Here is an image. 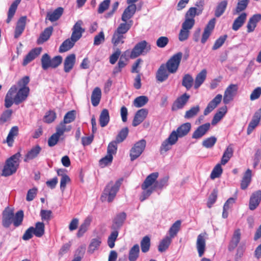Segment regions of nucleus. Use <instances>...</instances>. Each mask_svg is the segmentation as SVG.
I'll list each match as a JSON object with an SVG mask.
<instances>
[{"mask_svg":"<svg viewBox=\"0 0 261 261\" xmlns=\"http://www.w3.org/2000/svg\"><path fill=\"white\" fill-rule=\"evenodd\" d=\"M26 19L27 17L23 16L20 17L18 20L15 30L14 37L15 38H18L23 32L25 28Z\"/></svg>","mask_w":261,"mask_h":261,"instance_id":"31","label":"nucleus"},{"mask_svg":"<svg viewBox=\"0 0 261 261\" xmlns=\"http://www.w3.org/2000/svg\"><path fill=\"white\" fill-rule=\"evenodd\" d=\"M216 24V19H211L205 26L202 33L201 42L204 44L212 34Z\"/></svg>","mask_w":261,"mask_h":261,"instance_id":"13","label":"nucleus"},{"mask_svg":"<svg viewBox=\"0 0 261 261\" xmlns=\"http://www.w3.org/2000/svg\"><path fill=\"white\" fill-rule=\"evenodd\" d=\"M132 21H130L128 23H127V22H124L123 23H120L116 30V32H117V33L121 34L124 35L131 28L132 24Z\"/></svg>","mask_w":261,"mask_h":261,"instance_id":"54","label":"nucleus"},{"mask_svg":"<svg viewBox=\"0 0 261 261\" xmlns=\"http://www.w3.org/2000/svg\"><path fill=\"white\" fill-rule=\"evenodd\" d=\"M2 225L5 228H8L12 223L14 218L13 211L9 207H6L2 214Z\"/></svg>","mask_w":261,"mask_h":261,"instance_id":"11","label":"nucleus"},{"mask_svg":"<svg viewBox=\"0 0 261 261\" xmlns=\"http://www.w3.org/2000/svg\"><path fill=\"white\" fill-rule=\"evenodd\" d=\"M200 111V107L199 106H196L192 107L189 110L186 111L184 116L186 119H190L196 116Z\"/></svg>","mask_w":261,"mask_h":261,"instance_id":"57","label":"nucleus"},{"mask_svg":"<svg viewBox=\"0 0 261 261\" xmlns=\"http://www.w3.org/2000/svg\"><path fill=\"white\" fill-rule=\"evenodd\" d=\"M181 222L180 220H177L171 226L169 230V236L172 239L175 237L179 231Z\"/></svg>","mask_w":261,"mask_h":261,"instance_id":"45","label":"nucleus"},{"mask_svg":"<svg viewBox=\"0 0 261 261\" xmlns=\"http://www.w3.org/2000/svg\"><path fill=\"white\" fill-rule=\"evenodd\" d=\"M83 21L78 20L73 25L72 29V34L71 39L77 41L82 36V34L85 32V30L82 27Z\"/></svg>","mask_w":261,"mask_h":261,"instance_id":"10","label":"nucleus"},{"mask_svg":"<svg viewBox=\"0 0 261 261\" xmlns=\"http://www.w3.org/2000/svg\"><path fill=\"white\" fill-rule=\"evenodd\" d=\"M252 171L250 169H248L244 173L243 178L241 182V188L242 190L246 189L251 181Z\"/></svg>","mask_w":261,"mask_h":261,"instance_id":"32","label":"nucleus"},{"mask_svg":"<svg viewBox=\"0 0 261 261\" xmlns=\"http://www.w3.org/2000/svg\"><path fill=\"white\" fill-rule=\"evenodd\" d=\"M42 150L41 147L39 145L33 146L25 155L24 161L28 162L30 160L37 158Z\"/></svg>","mask_w":261,"mask_h":261,"instance_id":"27","label":"nucleus"},{"mask_svg":"<svg viewBox=\"0 0 261 261\" xmlns=\"http://www.w3.org/2000/svg\"><path fill=\"white\" fill-rule=\"evenodd\" d=\"M122 179H120L114 182L110 181L108 183L103 191L101 195L102 200L107 199L109 202H112L115 197L121 185Z\"/></svg>","mask_w":261,"mask_h":261,"instance_id":"4","label":"nucleus"},{"mask_svg":"<svg viewBox=\"0 0 261 261\" xmlns=\"http://www.w3.org/2000/svg\"><path fill=\"white\" fill-rule=\"evenodd\" d=\"M101 243L100 238L97 237L92 239L89 246L88 251L90 253H93L95 250H97Z\"/></svg>","mask_w":261,"mask_h":261,"instance_id":"47","label":"nucleus"},{"mask_svg":"<svg viewBox=\"0 0 261 261\" xmlns=\"http://www.w3.org/2000/svg\"><path fill=\"white\" fill-rule=\"evenodd\" d=\"M128 129L127 127L122 128L116 137L115 141L117 143H121L123 141L128 135Z\"/></svg>","mask_w":261,"mask_h":261,"instance_id":"61","label":"nucleus"},{"mask_svg":"<svg viewBox=\"0 0 261 261\" xmlns=\"http://www.w3.org/2000/svg\"><path fill=\"white\" fill-rule=\"evenodd\" d=\"M227 38V35H224L220 36L218 39H217L216 40V41L215 42L214 45L213 46V47H212L213 50H216V49L219 48L220 47H221L223 45V44L224 43Z\"/></svg>","mask_w":261,"mask_h":261,"instance_id":"64","label":"nucleus"},{"mask_svg":"<svg viewBox=\"0 0 261 261\" xmlns=\"http://www.w3.org/2000/svg\"><path fill=\"white\" fill-rule=\"evenodd\" d=\"M21 0H15L14 2H13V3L11 4V6L10 7L8 11V18L6 20V22L9 23L12 18H13V16L14 15L16 10L17 9L18 5L20 3Z\"/></svg>","mask_w":261,"mask_h":261,"instance_id":"40","label":"nucleus"},{"mask_svg":"<svg viewBox=\"0 0 261 261\" xmlns=\"http://www.w3.org/2000/svg\"><path fill=\"white\" fill-rule=\"evenodd\" d=\"M128 6L123 11L122 16L121 20L123 22H127V21L131 18L137 10V7L135 4H127Z\"/></svg>","mask_w":261,"mask_h":261,"instance_id":"18","label":"nucleus"},{"mask_svg":"<svg viewBox=\"0 0 261 261\" xmlns=\"http://www.w3.org/2000/svg\"><path fill=\"white\" fill-rule=\"evenodd\" d=\"M206 69L202 70L196 76L194 82V88L198 89L204 82L206 77Z\"/></svg>","mask_w":261,"mask_h":261,"instance_id":"37","label":"nucleus"},{"mask_svg":"<svg viewBox=\"0 0 261 261\" xmlns=\"http://www.w3.org/2000/svg\"><path fill=\"white\" fill-rule=\"evenodd\" d=\"M217 142V138L212 136L204 140L202 142V145L206 148H210L214 146Z\"/></svg>","mask_w":261,"mask_h":261,"instance_id":"63","label":"nucleus"},{"mask_svg":"<svg viewBox=\"0 0 261 261\" xmlns=\"http://www.w3.org/2000/svg\"><path fill=\"white\" fill-rule=\"evenodd\" d=\"M148 111L146 109H141L138 110L134 116L132 125L137 126L141 123L146 118Z\"/></svg>","mask_w":261,"mask_h":261,"instance_id":"20","label":"nucleus"},{"mask_svg":"<svg viewBox=\"0 0 261 261\" xmlns=\"http://www.w3.org/2000/svg\"><path fill=\"white\" fill-rule=\"evenodd\" d=\"M148 100V98L146 96H140L134 99L133 105L136 108H141L144 106Z\"/></svg>","mask_w":261,"mask_h":261,"instance_id":"51","label":"nucleus"},{"mask_svg":"<svg viewBox=\"0 0 261 261\" xmlns=\"http://www.w3.org/2000/svg\"><path fill=\"white\" fill-rule=\"evenodd\" d=\"M141 251L143 253L148 252L150 247V239L148 236L143 238L140 242Z\"/></svg>","mask_w":261,"mask_h":261,"instance_id":"55","label":"nucleus"},{"mask_svg":"<svg viewBox=\"0 0 261 261\" xmlns=\"http://www.w3.org/2000/svg\"><path fill=\"white\" fill-rule=\"evenodd\" d=\"M126 214L124 212H121L117 214L113 219L112 229L118 231L122 226L126 220Z\"/></svg>","mask_w":261,"mask_h":261,"instance_id":"17","label":"nucleus"},{"mask_svg":"<svg viewBox=\"0 0 261 261\" xmlns=\"http://www.w3.org/2000/svg\"><path fill=\"white\" fill-rule=\"evenodd\" d=\"M101 92L98 87H96L93 90L91 95V103L94 107L97 106L101 98Z\"/></svg>","mask_w":261,"mask_h":261,"instance_id":"38","label":"nucleus"},{"mask_svg":"<svg viewBox=\"0 0 261 261\" xmlns=\"http://www.w3.org/2000/svg\"><path fill=\"white\" fill-rule=\"evenodd\" d=\"M247 17L246 13H241L234 21L232 28L236 31H238L244 23Z\"/></svg>","mask_w":261,"mask_h":261,"instance_id":"33","label":"nucleus"},{"mask_svg":"<svg viewBox=\"0 0 261 261\" xmlns=\"http://www.w3.org/2000/svg\"><path fill=\"white\" fill-rule=\"evenodd\" d=\"M238 90V86L235 84L230 85L225 90L223 96V102L228 104L233 100Z\"/></svg>","mask_w":261,"mask_h":261,"instance_id":"12","label":"nucleus"},{"mask_svg":"<svg viewBox=\"0 0 261 261\" xmlns=\"http://www.w3.org/2000/svg\"><path fill=\"white\" fill-rule=\"evenodd\" d=\"M191 128V123L187 122L181 124L179 126L176 130H173L172 132H175L177 136V141L178 138H181L186 136L190 132Z\"/></svg>","mask_w":261,"mask_h":261,"instance_id":"25","label":"nucleus"},{"mask_svg":"<svg viewBox=\"0 0 261 261\" xmlns=\"http://www.w3.org/2000/svg\"><path fill=\"white\" fill-rule=\"evenodd\" d=\"M45 226L43 222H38L35 224V227H34V234L40 238L44 234Z\"/></svg>","mask_w":261,"mask_h":261,"instance_id":"49","label":"nucleus"},{"mask_svg":"<svg viewBox=\"0 0 261 261\" xmlns=\"http://www.w3.org/2000/svg\"><path fill=\"white\" fill-rule=\"evenodd\" d=\"M63 8L59 7L55 9L52 12H48L47 14V18L51 22H54L58 20L62 16L63 13Z\"/></svg>","mask_w":261,"mask_h":261,"instance_id":"34","label":"nucleus"},{"mask_svg":"<svg viewBox=\"0 0 261 261\" xmlns=\"http://www.w3.org/2000/svg\"><path fill=\"white\" fill-rule=\"evenodd\" d=\"M182 86L186 88L187 90H190L193 85L194 79L190 74H186L184 75L182 80Z\"/></svg>","mask_w":261,"mask_h":261,"instance_id":"42","label":"nucleus"},{"mask_svg":"<svg viewBox=\"0 0 261 261\" xmlns=\"http://www.w3.org/2000/svg\"><path fill=\"white\" fill-rule=\"evenodd\" d=\"M21 154L18 152L8 159L2 171V175L9 176L15 173L19 166V159Z\"/></svg>","mask_w":261,"mask_h":261,"instance_id":"5","label":"nucleus"},{"mask_svg":"<svg viewBox=\"0 0 261 261\" xmlns=\"http://www.w3.org/2000/svg\"><path fill=\"white\" fill-rule=\"evenodd\" d=\"M150 49V46L148 45V43L145 41H142L139 43H138L132 49L130 55V58L131 59H134L138 56H139L141 54H142L143 52H148Z\"/></svg>","mask_w":261,"mask_h":261,"instance_id":"8","label":"nucleus"},{"mask_svg":"<svg viewBox=\"0 0 261 261\" xmlns=\"http://www.w3.org/2000/svg\"><path fill=\"white\" fill-rule=\"evenodd\" d=\"M41 47L35 48L32 49L25 57L23 61V65L25 66L34 60L41 52Z\"/></svg>","mask_w":261,"mask_h":261,"instance_id":"26","label":"nucleus"},{"mask_svg":"<svg viewBox=\"0 0 261 261\" xmlns=\"http://www.w3.org/2000/svg\"><path fill=\"white\" fill-rule=\"evenodd\" d=\"M227 6V1H223L219 3L217 5L215 11V15L217 17H220L225 12Z\"/></svg>","mask_w":261,"mask_h":261,"instance_id":"48","label":"nucleus"},{"mask_svg":"<svg viewBox=\"0 0 261 261\" xmlns=\"http://www.w3.org/2000/svg\"><path fill=\"white\" fill-rule=\"evenodd\" d=\"M168 180L169 177L168 176H165L159 180H157L156 179L151 186H152L155 191L157 190H161L168 186Z\"/></svg>","mask_w":261,"mask_h":261,"instance_id":"36","label":"nucleus"},{"mask_svg":"<svg viewBox=\"0 0 261 261\" xmlns=\"http://www.w3.org/2000/svg\"><path fill=\"white\" fill-rule=\"evenodd\" d=\"M182 54L181 52H178L173 56L165 64L168 72L170 73H175L179 66Z\"/></svg>","mask_w":261,"mask_h":261,"instance_id":"6","label":"nucleus"},{"mask_svg":"<svg viewBox=\"0 0 261 261\" xmlns=\"http://www.w3.org/2000/svg\"><path fill=\"white\" fill-rule=\"evenodd\" d=\"M222 168L220 164H218L213 169L210 177L212 179L219 177L222 173Z\"/></svg>","mask_w":261,"mask_h":261,"instance_id":"60","label":"nucleus"},{"mask_svg":"<svg viewBox=\"0 0 261 261\" xmlns=\"http://www.w3.org/2000/svg\"><path fill=\"white\" fill-rule=\"evenodd\" d=\"M125 38V37L123 35L121 34L117 33V32H115L112 39V42L115 46L118 45L120 43H124V39Z\"/></svg>","mask_w":261,"mask_h":261,"instance_id":"58","label":"nucleus"},{"mask_svg":"<svg viewBox=\"0 0 261 261\" xmlns=\"http://www.w3.org/2000/svg\"><path fill=\"white\" fill-rule=\"evenodd\" d=\"M16 85L12 86L8 91L5 99V106L9 108L12 106L14 102V99L12 98V95L17 91Z\"/></svg>","mask_w":261,"mask_h":261,"instance_id":"28","label":"nucleus"},{"mask_svg":"<svg viewBox=\"0 0 261 261\" xmlns=\"http://www.w3.org/2000/svg\"><path fill=\"white\" fill-rule=\"evenodd\" d=\"M261 119V109H258L254 114L247 130L248 135H250L253 129L258 125Z\"/></svg>","mask_w":261,"mask_h":261,"instance_id":"16","label":"nucleus"},{"mask_svg":"<svg viewBox=\"0 0 261 261\" xmlns=\"http://www.w3.org/2000/svg\"><path fill=\"white\" fill-rule=\"evenodd\" d=\"M110 121V115L109 111L106 109H103L99 116V123L102 127H105L108 125Z\"/></svg>","mask_w":261,"mask_h":261,"instance_id":"39","label":"nucleus"},{"mask_svg":"<svg viewBox=\"0 0 261 261\" xmlns=\"http://www.w3.org/2000/svg\"><path fill=\"white\" fill-rule=\"evenodd\" d=\"M261 201V191L257 190L253 193L249 201V208L253 211L258 206Z\"/></svg>","mask_w":261,"mask_h":261,"instance_id":"21","label":"nucleus"},{"mask_svg":"<svg viewBox=\"0 0 261 261\" xmlns=\"http://www.w3.org/2000/svg\"><path fill=\"white\" fill-rule=\"evenodd\" d=\"M190 97V96L187 93H184L178 97L173 102L172 110L175 111L182 109L188 101Z\"/></svg>","mask_w":261,"mask_h":261,"instance_id":"14","label":"nucleus"},{"mask_svg":"<svg viewBox=\"0 0 261 261\" xmlns=\"http://www.w3.org/2000/svg\"><path fill=\"white\" fill-rule=\"evenodd\" d=\"M172 241V238L169 236L165 237L160 242L158 246V250L161 252L166 251Z\"/></svg>","mask_w":261,"mask_h":261,"instance_id":"46","label":"nucleus"},{"mask_svg":"<svg viewBox=\"0 0 261 261\" xmlns=\"http://www.w3.org/2000/svg\"><path fill=\"white\" fill-rule=\"evenodd\" d=\"M222 98L221 94H218L207 105L204 111V115H207L211 113L221 102Z\"/></svg>","mask_w":261,"mask_h":261,"instance_id":"23","label":"nucleus"},{"mask_svg":"<svg viewBox=\"0 0 261 261\" xmlns=\"http://www.w3.org/2000/svg\"><path fill=\"white\" fill-rule=\"evenodd\" d=\"M23 216V212L22 210L18 211L15 215H14L12 223L15 227H18L22 224Z\"/></svg>","mask_w":261,"mask_h":261,"instance_id":"56","label":"nucleus"},{"mask_svg":"<svg viewBox=\"0 0 261 261\" xmlns=\"http://www.w3.org/2000/svg\"><path fill=\"white\" fill-rule=\"evenodd\" d=\"M18 133V127L17 126H13L10 129L7 137V142L9 146H11L14 141L13 138Z\"/></svg>","mask_w":261,"mask_h":261,"instance_id":"52","label":"nucleus"},{"mask_svg":"<svg viewBox=\"0 0 261 261\" xmlns=\"http://www.w3.org/2000/svg\"><path fill=\"white\" fill-rule=\"evenodd\" d=\"M75 62V55L73 54L67 56L64 62V70L69 72L73 67Z\"/></svg>","mask_w":261,"mask_h":261,"instance_id":"30","label":"nucleus"},{"mask_svg":"<svg viewBox=\"0 0 261 261\" xmlns=\"http://www.w3.org/2000/svg\"><path fill=\"white\" fill-rule=\"evenodd\" d=\"M53 31V27H49L46 28L40 34L39 38L37 40V43L38 44H42L48 40L52 34Z\"/></svg>","mask_w":261,"mask_h":261,"instance_id":"35","label":"nucleus"},{"mask_svg":"<svg viewBox=\"0 0 261 261\" xmlns=\"http://www.w3.org/2000/svg\"><path fill=\"white\" fill-rule=\"evenodd\" d=\"M261 20V14H256L253 15L249 19L247 24V32H252L256 27L257 23Z\"/></svg>","mask_w":261,"mask_h":261,"instance_id":"29","label":"nucleus"},{"mask_svg":"<svg viewBox=\"0 0 261 261\" xmlns=\"http://www.w3.org/2000/svg\"><path fill=\"white\" fill-rule=\"evenodd\" d=\"M241 237L240 229H237L235 230L228 246V251L231 252L234 250L240 242Z\"/></svg>","mask_w":261,"mask_h":261,"instance_id":"19","label":"nucleus"},{"mask_svg":"<svg viewBox=\"0 0 261 261\" xmlns=\"http://www.w3.org/2000/svg\"><path fill=\"white\" fill-rule=\"evenodd\" d=\"M30 82L28 76H25L17 82V85L19 87L16 95L14 97V102L15 105H19L25 101L30 92V88L27 86Z\"/></svg>","mask_w":261,"mask_h":261,"instance_id":"2","label":"nucleus"},{"mask_svg":"<svg viewBox=\"0 0 261 261\" xmlns=\"http://www.w3.org/2000/svg\"><path fill=\"white\" fill-rule=\"evenodd\" d=\"M159 175V173L155 172L150 174L146 177L141 185V188L143 191L142 192L139 198L141 201H143L147 199L152 193L155 191L151 186L153 184L155 180L158 178Z\"/></svg>","mask_w":261,"mask_h":261,"instance_id":"3","label":"nucleus"},{"mask_svg":"<svg viewBox=\"0 0 261 261\" xmlns=\"http://www.w3.org/2000/svg\"><path fill=\"white\" fill-rule=\"evenodd\" d=\"M210 123H206L197 127L192 135V138L198 139L202 137L210 129Z\"/></svg>","mask_w":261,"mask_h":261,"instance_id":"22","label":"nucleus"},{"mask_svg":"<svg viewBox=\"0 0 261 261\" xmlns=\"http://www.w3.org/2000/svg\"><path fill=\"white\" fill-rule=\"evenodd\" d=\"M169 73L165 65L164 64H162L156 73V80L161 83L165 81L168 78Z\"/></svg>","mask_w":261,"mask_h":261,"instance_id":"24","label":"nucleus"},{"mask_svg":"<svg viewBox=\"0 0 261 261\" xmlns=\"http://www.w3.org/2000/svg\"><path fill=\"white\" fill-rule=\"evenodd\" d=\"M177 136L175 132H171L168 138L165 140L162 143L160 151L161 154L166 152L170 150L172 146L177 142Z\"/></svg>","mask_w":261,"mask_h":261,"instance_id":"9","label":"nucleus"},{"mask_svg":"<svg viewBox=\"0 0 261 261\" xmlns=\"http://www.w3.org/2000/svg\"><path fill=\"white\" fill-rule=\"evenodd\" d=\"M92 219L91 217H88L85 219L84 222L80 226L77 236L78 237H82L84 233L87 230L88 227L90 226Z\"/></svg>","mask_w":261,"mask_h":261,"instance_id":"43","label":"nucleus"},{"mask_svg":"<svg viewBox=\"0 0 261 261\" xmlns=\"http://www.w3.org/2000/svg\"><path fill=\"white\" fill-rule=\"evenodd\" d=\"M118 236V231L115 230L111 232L108 237V245L110 248H113L115 246V242Z\"/></svg>","mask_w":261,"mask_h":261,"instance_id":"62","label":"nucleus"},{"mask_svg":"<svg viewBox=\"0 0 261 261\" xmlns=\"http://www.w3.org/2000/svg\"><path fill=\"white\" fill-rule=\"evenodd\" d=\"M196 6L197 8H190L185 14V19L181 24V28L178 34V39L181 42L185 41L189 38L190 31L195 23L194 17L200 15L202 12L203 6H199L197 4H196Z\"/></svg>","mask_w":261,"mask_h":261,"instance_id":"1","label":"nucleus"},{"mask_svg":"<svg viewBox=\"0 0 261 261\" xmlns=\"http://www.w3.org/2000/svg\"><path fill=\"white\" fill-rule=\"evenodd\" d=\"M140 248L138 244L134 245L129 251L128 259L129 261H136L139 257Z\"/></svg>","mask_w":261,"mask_h":261,"instance_id":"44","label":"nucleus"},{"mask_svg":"<svg viewBox=\"0 0 261 261\" xmlns=\"http://www.w3.org/2000/svg\"><path fill=\"white\" fill-rule=\"evenodd\" d=\"M206 234L205 233H201L197 237L196 248L199 257H201L203 255L205 250Z\"/></svg>","mask_w":261,"mask_h":261,"instance_id":"15","label":"nucleus"},{"mask_svg":"<svg viewBox=\"0 0 261 261\" xmlns=\"http://www.w3.org/2000/svg\"><path fill=\"white\" fill-rule=\"evenodd\" d=\"M42 68L46 70L51 66V58L47 54H44L41 58Z\"/></svg>","mask_w":261,"mask_h":261,"instance_id":"59","label":"nucleus"},{"mask_svg":"<svg viewBox=\"0 0 261 261\" xmlns=\"http://www.w3.org/2000/svg\"><path fill=\"white\" fill-rule=\"evenodd\" d=\"M227 112V107L224 106L221 107L220 110L217 112L214 115L212 121V124H215L218 122L224 116Z\"/></svg>","mask_w":261,"mask_h":261,"instance_id":"50","label":"nucleus"},{"mask_svg":"<svg viewBox=\"0 0 261 261\" xmlns=\"http://www.w3.org/2000/svg\"><path fill=\"white\" fill-rule=\"evenodd\" d=\"M67 124L64 121H62L56 127V133L60 137L64 134L65 132H69L71 130L70 125H66Z\"/></svg>","mask_w":261,"mask_h":261,"instance_id":"53","label":"nucleus"},{"mask_svg":"<svg viewBox=\"0 0 261 261\" xmlns=\"http://www.w3.org/2000/svg\"><path fill=\"white\" fill-rule=\"evenodd\" d=\"M75 41L70 39H67L65 40L62 44L60 45L59 48V51L60 53H64L70 49L74 45Z\"/></svg>","mask_w":261,"mask_h":261,"instance_id":"41","label":"nucleus"},{"mask_svg":"<svg viewBox=\"0 0 261 261\" xmlns=\"http://www.w3.org/2000/svg\"><path fill=\"white\" fill-rule=\"evenodd\" d=\"M146 142L144 139L137 142L130 150L129 156L130 160L133 161L137 159L142 153L146 147Z\"/></svg>","mask_w":261,"mask_h":261,"instance_id":"7","label":"nucleus"}]
</instances>
